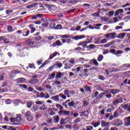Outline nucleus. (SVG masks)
<instances>
[{
	"instance_id": "1",
	"label": "nucleus",
	"mask_w": 130,
	"mask_h": 130,
	"mask_svg": "<svg viewBox=\"0 0 130 130\" xmlns=\"http://www.w3.org/2000/svg\"><path fill=\"white\" fill-rule=\"evenodd\" d=\"M123 102V99L120 95H117V98H115L114 101L113 102V104L115 106L119 104V103H122Z\"/></svg>"
},
{
	"instance_id": "2",
	"label": "nucleus",
	"mask_w": 130,
	"mask_h": 130,
	"mask_svg": "<svg viewBox=\"0 0 130 130\" xmlns=\"http://www.w3.org/2000/svg\"><path fill=\"white\" fill-rule=\"evenodd\" d=\"M69 62H70L71 64H66V67L64 68V69H66V70H71V68H72V67L75 64V59L74 58H71L69 60Z\"/></svg>"
},
{
	"instance_id": "3",
	"label": "nucleus",
	"mask_w": 130,
	"mask_h": 130,
	"mask_svg": "<svg viewBox=\"0 0 130 130\" xmlns=\"http://www.w3.org/2000/svg\"><path fill=\"white\" fill-rule=\"evenodd\" d=\"M72 120V118L71 117H67L64 119L61 118L60 121V124H66V123H68V122H70Z\"/></svg>"
},
{
	"instance_id": "4",
	"label": "nucleus",
	"mask_w": 130,
	"mask_h": 130,
	"mask_svg": "<svg viewBox=\"0 0 130 130\" xmlns=\"http://www.w3.org/2000/svg\"><path fill=\"white\" fill-rule=\"evenodd\" d=\"M50 99H52V100H54V101H56L57 102H62V101H63V100L59 98V95L52 96L51 97Z\"/></svg>"
},
{
	"instance_id": "5",
	"label": "nucleus",
	"mask_w": 130,
	"mask_h": 130,
	"mask_svg": "<svg viewBox=\"0 0 130 130\" xmlns=\"http://www.w3.org/2000/svg\"><path fill=\"white\" fill-rule=\"evenodd\" d=\"M116 35V34L115 32H113V33H108L106 35H105V37L106 38H110V39H114V36Z\"/></svg>"
},
{
	"instance_id": "6",
	"label": "nucleus",
	"mask_w": 130,
	"mask_h": 130,
	"mask_svg": "<svg viewBox=\"0 0 130 130\" xmlns=\"http://www.w3.org/2000/svg\"><path fill=\"white\" fill-rule=\"evenodd\" d=\"M58 113L59 115L62 116L64 115H70V111H63V110H61L58 112Z\"/></svg>"
},
{
	"instance_id": "7",
	"label": "nucleus",
	"mask_w": 130,
	"mask_h": 130,
	"mask_svg": "<svg viewBox=\"0 0 130 130\" xmlns=\"http://www.w3.org/2000/svg\"><path fill=\"white\" fill-rule=\"evenodd\" d=\"M84 38H85L84 35L76 36L71 38L72 39H74V40H80V39H84Z\"/></svg>"
},
{
	"instance_id": "8",
	"label": "nucleus",
	"mask_w": 130,
	"mask_h": 130,
	"mask_svg": "<svg viewBox=\"0 0 130 130\" xmlns=\"http://www.w3.org/2000/svg\"><path fill=\"white\" fill-rule=\"evenodd\" d=\"M61 45H62V43H61V42H60L59 40H57L55 42L52 44V46L54 47L56 46H61Z\"/></svg>"
},
{
	"instance_id": "9",
	"label": "nucleus",
	"mask_w": 130,
	"mask_h": 130,
	"mask_svg": "<svg viewBox=\"0 0 130 130\" xmlns=\"http://www.w3.org/2000/svg\"><path fill=\"white\" fill-rule=\"evenodd\" d=\"M89 63L90 64H92V63H93L94 66H95V67H99V63H98L97 60H96L95 59L90 60Z\"/></svg>"
},
{
	"instance_id": "10",
	"label": "nucleus",
	"mask_w": 130,
	"mask_h": 130,
	"mask_svg": "<svg viewBox=\"0 0 130 130\" xmlns=\"http://www.w3.org/2000/svg\"><path fill=\"white\" fill-rule=\"evenodd\" d=\"M125 120V126H129L130 125V116L128 117H126L124 119Z\"/></svg>"
},
{
	"instance_id": "11",
	"label": "nucleus",
	"mask_w": 130,
	"mask_h": 130,
	"mask_svg": "<svg viewBox=\"0 0 130 130\" xmlns=\"http://www.w3.org/2000/svg\"><path fill=\"white\" fill-rule=\"evenodd\" d=\"M122 108H123L124 110H127L130 112V104L128 105L127 104L122 106Z\"/></svg>"
},
{
	"instance_id": "12",
	"label": "nucleus",
	"mask_w": 130,
	"mask_h": 130,
	"mask_svg": "<svg viewBox=\"0 0 130 130\" xmlns=\"http://www.w3.org/2000/svg\"><path fill=\"white\" fill-rule=\"evenodd\" d=\"M101 125L102 127H105V126H109L110 125V123L105 121H102Z\"/></svg>"
},
{
	"instance_id": "13",
	"label": "nucleus",
	"mask_w": 130,
	"mask_h": 130,
	"mask_svg": "<svg viewBox=\"0 0 130 130\" xmlns=\"http://www.w3.org/2000/svg\"><path fill=\"white\" fill-rule=\"evenodd\" d=\"M109 93H111L112 94H117V93H119L120 90L119 89H109L108 90Z\"/></svg>"
},
{
	"instance_id": "14",
	"label": "nucleus",
	"mask_w": 130,
	"mask_h": 130,
	"mask_svg": "<svg viewBox=\"0 0 130 130\" xmlns=\"http://www.w3.org/2000/svg\"><path fill=\"white\" fill-rule=\"evenodd\" d=\"M57 54H58L59 55V53L55 51L54 52L53 54H52L51 55H50L49 59H52V58H53V57H55V56H56V55H57Z\"/></svg>"
},
{
	"instance_id": "15",
	"label": "nucleus",
	"mask_w": 130,
	"mask_h": 130,
	"mask_svg": "<svg viewBox=\"0 0 130 130\" xmlns=\"http://www.w3.org/2000/svg\"><path fill=\"white\" fill-rule=\"evenodd\" d=\"M34 93H37V97H39L40 98H44L45 97V93L44 92H41L40 95H38V91H36L35 90Z\"/></svg>"
},
{
	"instance_id": "16",
	"label": "nucleus",
	"mask_w": 130,
	"mask_h": 130,
	"mask_svg": "<svg viewBox=\"0 0 130 130\" xmlns=\"http://www.w3.org/2000/svg\"><path fill=\"white\" fill-rule=\"evenodd\" d=\"M123 12V9H118L115 13V16H118L119 14H122Z\"/></svg>"
},
{
	"instance_id": "17",
	"label": "nucleus",
	"mask_w": 130,
	"mask_h": 130,
	"mask_svg": "<svg viewBox=\"0 0 130 130\" xmlns=\"http://www.w3.org/2000/svg\"><path fill=\"white\" fill-rule=\"evenodd\" d=\"M107 93H109V92H108V90L100 93V94L98 96V98L99 99H100V98H102V97H103V96H104V95H105L106 94H107Z\"/></svg>"
},
{
	"instance_id": "18",
	"label": "nucleus",
	"mask_w": 130,
	"mask_h": 130,
	"mask_svg": "<svg viewBox=\"0 0 130 130\" xmlns=\"http://www.w3.org/2000/svg\"><path fill=\"white\" fill-rule=\"evenodd\" d=\"M17 81H18L17 82L18 84H22V83H23V82H25V81H26V80L24 78H20L17 79Z\"/></svg>"
},
{
	"instance_id": "19",
	"label": "nucleus",
	"mask_w": 130,
	"mask_h": 130,
	"mask_svg": "<svg viewBox=\"0 0 130 130\" xmlns=\"http://www.w3.org/2000/svg\"><path fill=\"white\" fill-rule=\"evenodd\" d=\"M39 108V107H38V106H37L36 105H34L32 106V108L31 109V110L34 112L37 111V110H38Z\"/></svg>"
},
{
	"instance_id": "20",
	"label": "nucleus",
	"mask_w": 130,
	"mask_h": 130,
	"mask_svg": "<svg viewBox=\"0 0 130 130\" xmlns=\"http://www.w3.org/2000/svg\"><path fill=\"white\" fill-rule=\"evenodd\" d=\"M38 5V3H34L30 5H29L26 7L27 9H32V8H35L36 6Z\"/></svg>"
},
{
	"instance_id": "21",
	"label": "nucleus",
	"mask_w": 130,
	"mask_h": 130,
	"mask_svg": "<svg viewBox=\"0 0 130 130\" xmlns=\"http://www.w3.org/2000/svg\"><path fill=\"white\" fill-rule=\"evenodd\" d=\"M27 45H33V44H34L35 42L32 41V40L31 39H28L27 40H26V41Z\"/></svg>"
},
{
	"instance_id": "22",
	"label": "nucleus",
	"mask_w": 130,
	"mask_h": 130,
	"mask_svg": "<svg viewBox=\"0 0 130 130\" xmlns=\"http://www.w3.org/2000/svg\"><path fill=\"white\" fill-rule=\"evenodd\" d=\"M39 109L40 110H43L44 111V110H46V109H47V107H46V105L43 104L39 107Z\"/></svg>"
},
{
	"instance_id": "23",
	"label": "nucleus",
	"mask_w": 130,
	"mask_h": 130,
	"mask_svg": "<svg viewBox=\"0 0 130 130\" xmlns=\"http://www.w3.org/2000/svg\"><path fill=\"white\" fill-rule=\"evenodd\" d=\"M54 120L55 121V123H58V122L59 121V116H54Z\"/></svg>"
},
{
	"instance_id": "24",
	"label": "nucleus",
	"mask_w": 130,
	"mask_h": 130,
	"mask_svg": "<svg viewBox=\"0 0 130 130\" xmlns=\"http://www.w3.org/2000/svg\"><path fill=\"white\" fill-rule=\"evenodd\" d=\"M64 94L65 95H67L69 98L71 97V96H69L70 94H71V91H70L69 89H66L64 91Z\"/></svg>"
},
{
	"instance_id": "25",
	"label": "nucleus",
	"mask_w": 130,
	"mask_h": 130,
	"mask_svg": "<svg viewBox=\"0 0 130 130\" xmlns=\"http://www.w3.org/2000/svg\"><path fill=\"white\" fill-rule=\"evenodd\" d=\"M38 82H39V81L38 80V79H32L30 81H29V83L30 84H36V83H38Z\"/></svg>"
},
{
	"instance_id": "26",
	"label": "nucleus",
	"mask_w": 130,
	"mask_h": 130,
	"mask_svg": "<svg viewBox=\"0 0 130 130\" xmlns=\"http://www.w3.org/2000/svg\"><path fill=\"white\" fill-rule=\"evenodd\" d=\"M83 43H84L82 45L83 47H86V48H88L87 44H88V43H91V41H83Z\"/></svg>"
},
{
	"instance_id": "27",
	"label": "nucleus",
	"mask_w": 130,
	"mask_h": 130,
	"mask_svg": "<svg viewBox=\"0 0 130 130\" xmlns=\"http://www.w3.org/2000/svg\"><path fill=\"white\" fill-rule=\"evenodd\" d=\"M56 107L57 108H58V109H59L60 111H61V110H62V109H63V107H62V106H61V105H59L58 104L56 105Z\"/></svg>"
},
{
	"instance_id": "28",
	"label": "nucleus",
	"mask_w": 130,
	"mask_h": 130,
	"mask_svg": "<svg viewBox=\"0 0 130 130\" xmlns=\"http://www.w3.org/2000/svg\"><path fill=\"white\" fill-rule=\"evenodd\" d=\"M55 78V73H53L51 75H49V80H53Z\"/></svg>"
},
{
	"instance_id": "29",
	"label": "nucleus",
	"mask_w": 130,
	"mask_h": 130,
	"mask_svg": "<svg viewBox=\"0 0 130 130\" xmlns=\"http://www.w3.org/2000/svg\"><path fill=\"white\" fill-rule=\"evenodd\" d=\"M78 60L81 62V63H85V61H88V60H85L84 58H80Z\"/></svg>"
},
{
	"instance_id": "30",
	"label": "nucleus",
	"mask_w": 130,
	"mask_h": 130,
	"mask_svg": "<svg viewBox=\"0 0 130 130\" xmlns=\"http://www.w3.org/2000/svg\"><path fill=\"white\" fill-rule=\"evenodd\" d=\"M104 57L103 56V55H99V56L98 57V61H102Z\"/></svg>"
},
{
	"instance_id": "31",
	"label": "nucleus",
	"mask_w": 130,
	"mask_h": 130,
	"mask_svg": "<svg viewBox=\"0 0 130 130\" xmlns=\"http://www.w3.org/2000/svg\"><path fill=\"white\" fill-rule=\"evenodd\" d=\"M101 26H102V24L101 23L94 24V27L95 29H100V28H98V27H101Z\"/></svg>"
},
{
	"instance_id": "32",
	"label": "nucleus",
	"mask_w": 130,
	"mask_h": 130,
	"mask_svg": "<svg viewBox=\"0 0 130 130\" xmlns=\"http://www.w3.org/2000/svg\"><path fill=\"white\" fill-rule=\"evenodd\" d=\"M91 124L93 125L94 127H97V126L100 124V123L92 122Z\"/></svg>"
},
{
	"instance_id": "33",
	"label": "nucleus",
	"mask_w": 130,
	"mask_h": 130,
	"mask_svg": "<svg viewBox=\"0 0 130 130\" xmlns=\"http://www.w3.org/2000/svg\"><path fill=\"white\" fill-rule=\"evenodd\" d=\"M100 39H101V38H95V42H94V44H100Z\"/></svg>"
},
{
	"instance_id": "34",
	"label": "nucleus",
	"mask_w": 130,
	"mask_h": 130,
	"mask_svg": "<svg viewBox=\"0 0 130 130\" xmlns=\"http://www.w3.org/2000/svg\"><path fill=\"white\" fill-rule=\"evenodd\" d=\"M59 97H60L64 100H66L67 99V96H66L64 94H63L62 93H60L59 94Z\"/></svg>"
},
{
	"instance_id": "35",
	"label": "nucleus",
	"mask_w": 130,
	"mask_h": 130,
	"mask_svg": "<svg viewBox=\"0 0 130 130\" xmlns=\"http://www.w3.org/2000/svg\"><path fill=\"white\" fill-rule=\"evenodd\" d=\"M8 30L9 32H13L14 31V29L13 28V26L11 25H9L8 27Z\"/></svg>"
},
{
	"instance_id": "36",
	"label": "nucleus",
	"mask_w": 130,
	"mask_h": 130,
	"mask_svg": "<svg viewBox=\"0 0 130 130\" xmlns=\"http://www.w3.org/2000/svg\"><path fill=\"white\" fill-rule=\"evenodd\" d=\"M32 106V103L31 102H28L26 103V107L27 108H31Z\"/></svg>"
},
{
	"instance_id": "37",
	"label": "nucleus",
	"mask_w": 130,
	"mask_h": 130,
	"mask_svg": "<svg viewBox=\"0 0 130 130\" xmlns=\"http://www.w3.org/2000/svg\"><path fill=\"white\" fill-rule=\"evenodd\" d=\"M107 43V39H104L100 41V44H104V43Z\"/></svg>"
},
{
	"instance_id": "38",
	"label": "nucleus",
	"mask_w": 130,
	"mask_h": 130,
	"mask_svg": "<svg viewBox=\"0 0 130 130\" xmlns=\"http://www.w3.org/2000/svg\"><path fill=\"white\" fill-rule=\"evenodd\" d=\"M68 105L69 106H70V107L75 106V103L74 102V101H71L68 103Z\"/></svg>"
},
{
	"instance_id": "39",
	"label": "nucleus",
	"mask_w": 130,
	"mask_h": 130,
	"mask_svg": "<svg viewBox=\"0 0 130 130\" xmlns=\"http://www.w3.org/2000/svg\"><path fill=\"white\" fill-rule=\"evenodd\" d=\"M83 66L81 67H77L76 70L77 72V73H79L80 72V71H82V70H83Z\"/></svg>"
},
{
	"instance_id": "40",
	"label": "nucleus",
	"mask_w": 130,
	"mask_h": 130,
	"mask_svg": "<svg viewBox=\"0 0 130 130\" xmlns=\"http://www.w3.org/2000/svg\"><path fill=\"white\" fill-rule=\"evenodd\" d=\"M44 98H45V99H48V98H50V95H49V93L45 92Z\"/></svg>"
},
{
	"instance_id": "41",
	"label": "nucleus",
	"mask_w": 130,
	"mask_h": 130,
	"mask_svg": "<svg viewBox=\"0 0 130 130\" xmlns=\"http://www.w3.org/2000/svg\"><path fill=\"white\" fill-rule=\"evenodd\" d=\"M82 67L83 69H85L86 68H91V65H90V63H89L82 66Z\"/></svg>"
},
{
	"instance_id": "42",
	"label": "nucleus",
	"mask_w": 130,
	"mask_h": 130,
	"mask_svg": "<svg viewBox=\"0 0 130 130\" xmlns=\"http://www.w3.org/2000/svg\"><path fill=\"white\" fill-rule=\"evenodd\" d=\"M81 121V118H77L74 120V123H79V122H80Z\"/></svg>"
},
{
	"instance_id": "43",
	"label": "nucleus",
	"mask_w": 130,
	"mask_h": 130,
	"mask_svg": "<svg viewBox=\"0 0 130 130\" xmlns=\"http://www.w3.org/2000/svg\"><path fill=\"white\" fill-rule=\"evenodd\" d=\"M26 117L28 121H31L33 120V117L31 116H27Z\"/></svg>"
},
{
	"instance_id": "44",
	"label": "nucleus",
	"mask_w": 130,
	"mask_h": 130,
	"mask_svg": "<svg viewBox=\"0 0 130 130\" xmlns=\"http://www.w3.org/2000/svg\"><path fill=\"white\" fill-rule=\"evenodd\" d=\"M26 34H23V36L24 37H27V36H29V34H30V31L29 30H26V31L25 32Z\"/></svg>"
},
{
	"instance_id": "45",
	"label": "nucleus",
	"mask_w": 130,
	"mask_h": 130,
	"mask_svg": "<svg viewBox=\"0 0 130 130\" xmlns=\"http://www.w3.org/2000/svg\"><path fill=\"white\" fill-rule=\"evenodd\" d=\"M16 121H17V122H20V121H22V117L19 116H17L16 117Z\"/></svg>"
},
{
	"instance_id": "46",
	"label": "nucleus",
	"mask_w": 130,
	"mask_h": 130,
	"mask_svg": "<svg viewBox=\"0 0 130 130\" xmlns=\"http://www.w3.org/2000/svg\"><path fill=\"white\" fill-rule=\"evenodd\" d=\"M61 78V73H58L56 76V79H60Z\"/></svg>"
},
{
	"instance_id": "47",
	"label": "nucleus",
	"mask_w": 130,
	"mask_h": 130,
	"mask_svg": "<svg viewBox=\"0 0 130 130\" xmlns=\"http://www.w3.org/2000/svg\"><path fill=\"white\" fill-rule=\"evenodd\" d=\"M6 104H11L12 103V100L10 99H7L5 101Z\"/></svg>"
},
{
	"instance_id": "48",
	"label": "nucleus",
	"mask_w": 130,
	"mask_h": 130,
	"mask_svg": "<svg viewBox=\"0 0 130 130\" xmlns=\"http://www.w3.org/2000/svg\"><path fill=\"white\" fill-rule=\"evenodd\" d=\"M59 3H60V4H67L68 0H59Z\"/></svg>"
},
{
	"instance_id": "49",
	"label": "nucleus",
	"mask_w": 130,
	"mask_h": 130,
	"mask_svg": "<svg viewBox=\"0 0 130 130\" xmlns=\"http://www.w3.org/2000/svg\"><path fill=\"white\" fill-rule=\"evenodd\" d=\"M20 87H21V88H23L24 89H27L28 88L27 85L25 84H21L20 85Z\"/></svg>"
},
{
	"instance_id": "50",
	"label": "nucleus",
	"mask_w": 130,
	"mask_h": 130,
	"mask_svg": "<svg viewBox=\"0 0 130 130\" xmlns=\"http://www.w3.org/2000/svg\"><path fill=\"white\" fill-rule=\"evenodd\" d=\"M125 35H126V34L124 33V32H123V33H122L121 34H120V35H119V37L120 38H124V36H125Z\"/></svg>"
},
{
	"instance_id": "51",
	"label": "nucleus",
	"mask_w": 130,
	"mask_h": 130,
	"mask_svg": "<svg viewBox=\"0 0 130 130\" xmlns=\"http://www.w3.org/2000/svg\"><path fill=\"white\" fill-rule=\"evenodd\" d=\"M105 95L107 98H111L112 97V95H111L110 93H107Z\"/></svg>"
},
{
	"instance_id": "52",
	"label": "nucleus",
	"mask_w": 130,
	"mask_h": 130,
	"mask_svg": "<svg viewBox=\"0 0 130 130\" xmlns=\"http://www.w3.org/2000/svg\"><path fill=\"white\" fill-rule=\"evenodd\" d=\"M80 113H81V114H83L84 116H87V115H88V111H85L84 112H81Z\"/></svg>"
},
{
	"instance_id": "53",
	"label": "nucleus",
	"mask_w": 130,
	"mask_h": 130,
	"mask_svg": "<svg viewBox=\"0 0 130 130\" xmlns=\"http://www.w3.org/2000/svg\"><path fill=\"white\" fill-rule=\"evenodd\" d=\"M109 14V16L110 17H111V16H113V15H114V11H111L108 12Z\"/></svg>"
},
{
	"instance_id": "54",
	"label": "nucleus",
	"mask_w": 130,
	"mask_h": 130,
	"mask_svg": "<svg viewBox=\"0 0 130 130\" xmlns=\"http://www.w3.org/2000/svg\"><path fill=\"white\" fill-rule=\"evenodd\" d=\"M33 40L34 41H39L40 40V38L39 37H35V38H32Z\"/></svg>"
},
{
	"instance_id": "55",
	"label": "nucleus",
	"mask_w": 130,
	"mask_h": 130,
	"mask_svg": "<svg viewBox=\"0 0 130 130\" xmlns=\"http://www.w3.org/2000/svg\"><path fill=\"white\" fill-rule=\"evenodd\" d=\"M94 47H95V45H94L93 44L89 45L88 46V48H90L91 49H94Z\"/></svg>"
},
{
	"instance_id": "56",
	"label": "nucleus",
	"mask_w": 130,
	"mask_h": 130,
	"mask_svg": "<svg viewBox=\"0 0 130 130\" xmlns=\"http://www.w3.org/2000/svg\"><path fill=\"white\" fill-rule=\"evenodd\" d=\"M36 104H37L38 105H42V104H43V102L42 101H38L36 102Z\"/></svg>"
},
{
	"instance_id": "57",
	"label": "nucleus",
	"mask_w": 130,
	"mask_h": 130,
	"mask_svg": "<svg viewBox=\"0 0 130 130\" xmlns=\"http://www.w3.org/2000/svg\"><path fill=\"white\" fill-rule=\"evenodd\" d=\"M50 27L52 28H54V27H55V24L54 23V22L51 23L50 24Z\"/></svg>"
},
{
	"instance_id": "58",
	"label": "nucleus",
	"mask_w": 130,
	"mask_h": 130,
	"mask_svg": "<svg viewBox=\"0 0 130 130\" xmlns=\"http://www.w3.org/2000/svg\"><path fill=\"white\" fill-rule=\"evenodd\" d=\"M114 117V118H116V117H117L118 116V113L117 112L115 111L114 112V115L113 116Z\"/></svg>"
},
{
	"instance_id": "59",
	"label": "nucleus",
	"mask_w": 130,
	"mask_h": 130,
	"mask_svg": "<svg viewBox=\"0 0 130 130\" xmlns=\"http://www.w3.org/2000/svg\"><path fill=\"white\" fill-rule=\"evenodd\" d=\"M86 129V130H92L93 129V126H87Z\"/></svg>"
},
{
	"instance_id": "60",
	"label": "nucleus",
	"mask_w": 130,
	"mask_h": 130,
	"mask_svg": "<svg viewBox=\"0 0 130 130\" xmlns=\"http://www.w3.org/2000/svg\"><path fill=\"white\" fill-rule=\"evenodd\" d=\"M8 130H17L12 126H8Z\"/></svg>"
},
{
	"instance_id": "61",
	"label": "nucleus",
	"mask_w": 130,
	"mask_h": 130,
	"mask_svg": "<svg viewBox=\"0 0 130 130\" xmlns=\"http://www.w3.org/2000/svg\"><path fill=\"white\" fill-rule=\"evenodd\" d=\"M56 66L58 67V68L60 69V68H61V67H62V63H59V62H57L56 63Z\"/></svg>"
},
{
	"instance_id": "62",
	"label": "nucleus",
	"mask_w": 130,
	"mask_h": 130,
	"mask_svg": "<svg viewBox=\"0 0 130 130\" xmlns=\"http://www.w3.org/2000/svg\"><path fill=\"white\" fill-rule=\"evenodd\" d=\"M66 42L68 44H71V43H72V39H66Z\"/></svg>"
},
{
	"instance_id": "63",
	"label": "nucleus",
	"mask_w": 130,
	"mask_h": 130,
	"mask_svg": "<svg viewBox=\"0 0 130 130\" xmlns=\"http://www.w3.org/2000/svg\"><path fill=\"white\" fill-rule=\"evenodd\" d=\"M55 29H61V25L60 24L57 25L55 26Z\"/></svg>"
},
{
	"instance_id": "64",
	"label": "nucleus",
	"mask_w": 130,
	"mask_h": 130,
	"mask_svg": "<svg viewBox=\"0 0 130 130\" xmlns=\"http://www.w3.org/2000/svg\"><path fill=\"white\" fill-rule=\"evenodd\" d=\"M53 69H54V67L51 66L48 69V72H51Z\"/></svg>"
}]
</instances>
